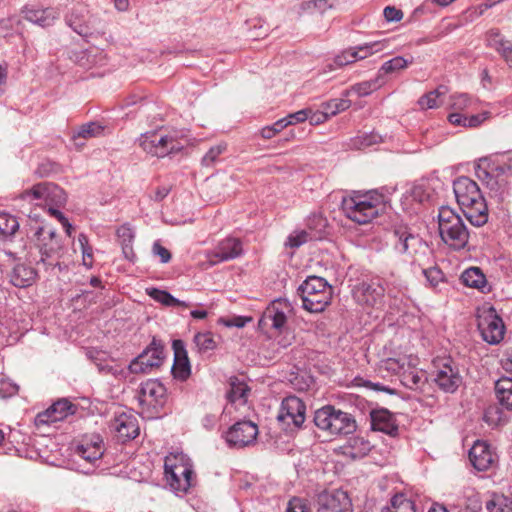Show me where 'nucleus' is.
Instances as JSON below:
<instances>
[{
    "instance_id": "f257e3e1",
    "label": "nucleus",
    "mask_w": 512,
    "mask_h": 512,
    "mask_svg": "<svg viewBox=\"0 0 512 512\" xmlns=\"http://www.w3.org/2000/svg\"><path fill=\"white\" fill-rule=\"evenodd\" d=\"M453 192L457 204L473 226L481 227L488 222V204L477 182L460 176L453 181Z\"/></svg>"
},
{
    "instance_id": "f03ea898",
    "label": "nucleus",
    "mask_w": 512,
    "mask_h": 512,
    "mask_svg": "<svg viewBox=\"0 0 512 512\" xmlns=\"http://www.w3.org/2000/svg\"><path fill=\"white\" fill-rule=\"evenodd\" d=\"M342 211L347 218L358 224L370 223L385 209L384 195L377 191L354 192L342 199Z\"/></svg>"
},
{
    "instance_id": "7ed1b4c3",
    "label": "nucleus",
    "mask_w": 512,
    "mask_h": 512,
    "mask_svg": "<svg viewBox=\"0 0 512 512\" xmlns=\"http://www.w3.org/2000/svg\"><path fill=\"white\" fill-rule=\"evenodd\" d=\"M393 248L411 264L420 267L431 264L432 250L428 244L406 225H398L393 228Z\"/></svg>"
},
{
    "instance_id": "20e7f679",
    "label": "nucleus",
    "mask_w": 512,
    "mask_h": 512,
    "mask_svg": "<svg viewBox=\"0 0 512 512\" xmlns=\"http://www.w3.org/2000/svg\"><path fill=\"white\" fill-rule=\"evenodd\" d=\"M25 229L27 239L41 255V262L54 265L62 250V242L56 230L31 216Z\"/></svg>"
},
{
    "instance_id": "39448f33",
    "label": "nucleus",
    "mask_w": 512,
    "mask_h": 512,
    "mask_svg": "<svg viewBox=\"0 0 512 512\" xmlns=\"http://www.w3.org/2000/svg\"><path fill=\"white\" fill-rule=\"evenodd\" d=\"M439 233L442 241L453 250L466 247L468 229L459 214L450 207H442L438 214Z\"/></svg>"
},
{
    "instance_id": "423d86ee",
    "label": "nucleus",
    "mask_w": 512,
    "mask_h": 512,
    "mask_svg": "<svg viewBox=\"0 0 512 512\" xmlns=\"http://www.w3.org/2000/svg\"><path fill=\"white\" fill-rule=\"evenodd\" d=\"M298 294L305 310L318 313L324 311L330 304L332 287L324 278L310 276L299 286Z\"/></svg>"
},
{
    "instance_id": "0eeeda50",
    "label": "nucleus",
    "mask_w": 512,
    "mask_h": 512,
    "mask_svg": "<svg viewBox=\"0 0 512 512\" xmlns=\"http://www.w3.org/2000/svg\"><path fill=\"white\" fill-rule=\"evenodd\" d=\"M165 479L175 493H186L193 485V469L190 459L183 453L166 456Z\"/></svg>"
},
{
    "instance_id": "6e6552de",
    "label": "nucleus",
    "mask_w": 512,
    "mask_h": 512,
    "mask_svg": "<svg viewBox=\"0 0 512 512\" xmlns=\"http://www.w3.org/2000/svg\"><path fill=\"white\" fill-rule=\"evenodd\" d=\"M315 425L329 435H348L356 430L354 418L346 412L335 409L331 405L315 411Z\"/></svg>"
},
{
    "instance_id": "1a4fd4ad",
    "label": "nucleus",
    "mask_w": 512,
    "mask_h": 512,
    "mask_svg": "<svg viewBox=\"0 0 512 512\" xmlns=\"http://www.w3.org/2000/svg\"><path fill=\"white\" fill-rule=\"evenodd\" d=\"M19 200L35 203L36 205H56L63 206L66 203V193L59 186L43 182L34 185L32 188L23 191L19 196Z\"/></svg>"
},
{
    "instance_id": "9d476101",
    "label": "nucleus",
    "mask_w": 512,
    "mask_h": 512,
    "mask_svg": "<svg viewBox=\"0 0 512 512\" xmlns=\"http://www.w3.org/2000/svg\"><path fill=\"white\" fill-rule=\"evenodd\" d=\"M476 316L482 339L489 344H498L504 338L505 326L496 310L492 306H482Z\"/></svg>"
},
{
    "instance_id": "9b49d317",
    "label": "nucleus",
    "mask_w": 512,
    "mask_h": 512,
    "mask_svg": "<svg viewBox=\"0 0 512 512\" xmlns=\"http://www.w3.org/2000/svg\"><path fill=\"white\" fill-rule=\"evenodd\" d=\"M138 143L146 153L159 158L178 150L176 141L162 131L146 132L138 138Z\"/></svg>"
},
{
    "instance_id": "f8f14e48",
    "label": "nucleus",
    "mask_w": 512,
    "mask_h": 512,
    "mask_svg": "<svg viewBox=\"0 0 512 512\" xmlns=\"http://www.w3.org/2000/svg\"><path fill=\"white\" fill-rule=\"evenodd\" d=\"M388 46L389 40L384 39L381 41L369 42L363 45L352 47L343 51L334 58V66L335 68H339L354 63L358 60H363L368 56L386 50Z\"/></svg>"
},
{
    "instance_id": "ddd939ff",
    "label": "nucleus",
    "mask_w": 512,
    "mask_h": 512,
    "mask_svg": "<svg viewBox=\"0 0 512 512\" xmlns=\"http://www.w3.org/2000/svg\"><path fill=\"white\" fill-rule=\"evenodd\" d=\"M164 360V348L155 339L152 343L128 366L131 373H149L153 368L159 367Z\"/></svg>"
},
{
    "instance_id": "4468645a",
    "label": "nucleus",
    "mask_w": 512,
    "mask_h": 512,
    "mask_svg": "<svg viewBox=\"0 0 512 512\" xmlns=\"http://www.w3.org/2000/svg\"><path fill=\"white\" fill-rule=\"evenodd\" d=\"M258 435V426L252 421H239L225 434V440L231 447L243 448L253 444Z\"/></svg>"
},
{
    "instance_id": "2eb2a0df",
    "label": "nucleus",
    "mask_w": 512,
    "mask_h": 512,
    "mask_svg": "<svg viewBox=\"0 0 512 512\" xmlns=\"http://www.w3.org/2000/svg\"><path fill=\"white\" fill-rule=\"evenodd\" d=\"M385 289L379 281H363L353 289L354 299L361 305L381 307L384 301Z\"/></svg>"
},
{
    "instance_id": "dca6fc26",
    "label": "nucleus",
    "mask_w": 512,
    "mask_h": 512,
    "mask_svg": "<svg viewBox=\"0 0 512 512\" xmlns=\"http://www.w3.org/2000/svg\"><path fill=\"white\" fill-rule=\"evenodd\" d=\"M319 512H352V502L341 489L324 491L318 495Z\"/></svg>"
},
{
    "instance_id": "f3484780",
    "label": "nucleus",
    "mask_w": 512,
    "mask_h": 512,
    "mask_svg": "<svg viewBox=\"0 0 512 512\" xmlns=\"http://www.w3.org/2000/svg\"><path fill=\"white\" fill-rule=\"evenodd\" d=\"M166 398V388L156 380L149 379L141 383L137 393V400L142 407L156 408L162 406Z\"/></svg>"
},
{
    "instance_id": "a211bd4d",
    "label": "nucleus",
    "mask_w": 512,
    "mask_h": 512,
    "mask_svg": "<svg viewBox=\"0 0 512 512\" xmlns=\"http://www.w3.org/2000/svg\"><path fill=\"white\" fill-rule=\"evenodd\" d=\"M305 411V404L300 398L288 396L281 403L277 419L300 427L305 421Z\"/></svg>"
},
{
    "instance_id": "6ab92c4d",
    "label": "nucleus",
    "mask_w": 512,
    "mask_h": 512,
    "mask_svg": "<svg viewBox=\"0 0 512 512\" xmlns=\"http://www.w3.org/2000/svg\"><path fill=\"white\" fill-rule=\"evenodd\" d=\"M243 253L242 243L238 238L228 237L220 241L217 246L207 253L212 265L233 260Z\"/></svg>"
},
{
    "instance_id": "aec40b11",
    "label": "nucleus",
    "mask_w": 512,
    "mask_h": 512,
    "mask_svg": "<svg viewBox=\"0 0 512 512\" xmlns=\"http://www.w3.org/2000/svg\"><path fill=\"white\" fill-rule=\"evenodd\" d=\"M287 310L288 305L286 302L281 300L273 301L263 312L259 320V326L262 329L272 328L281 331L287 322Z\"/></svg>"
},
{
    "instance_id": "412c9836",
    "label": "nucleus",
    "mask_w": 512,
    "mask_h": 512,
    "mask_svg": "<svg viewBox=\"0 0 512 512\" xmlns=\"http://www.w3.org/2000/svg\"><path fill=\"white\" fill-rule=\"evenodd\" d=\"M110 428L122 442L132 440L139 435V423L132 413L122 412L110 423Z\"/></svg>"
},
{
    "instance_id": "4be33fe9",
    "label": "nucleus",
    "mask_w": 512,
    "mask_h": 512,
    "mask_svg": "<svg viewBox=\"0 0 512 512\" xmlns=\"http://www.w3.org/2000/svg\"><path fill=\"white\" fill-rule=\"evenodd\" d=\"M434 381L444 392L453 393L460 386L462 378L448 360H442L437 366Z\"/></svg>"
},
{
    "instance_id": "5701e85b",
    "label": "nucleus",
    "mask_w": 512,
    "mask_h": 512,
    "mask_svg": "<svg viewBox=\"0 0 512 512\" xmlns=\"http://www.w3.org/2000/svg\"><path fill=\"white\" fill-rule=\"evenodd\" d=\"M75 412L74 405L67 399H60L45 411L38 413L35 422L38 426L61 421Z\"/></svg>"
},
{
    "instance_id": "b1692460",
    "label": "nucleus",
    "mask_w": 512,
    "mask_h": 512,
    "mask_svg": "<svg viewBox=\"0 0 512 512\" xmlns=\"http://www.w3.org/2000/svg\"><path fill=\"white\" fill-rule=\"evenodd\" d=\"M469 460L478 471H486L494 463V454L486 442L476 441L469 450Z\"/></svg>"
},
{
    "instance_id": "393cba45",
    "label": "nucleus",
    "mask_w": 512,
    "mask_h": 512,
    "mask_svg": "<svg viewBox=\"0 0 512 512\" xmlns=\"http://www.w3.org/2000/svg\"><path fill=\"white\" fill-rule=\"evenodd\" d=\"M174 351V364L172 373L179 380H186L191 373L190 363L182 340H174L172 343Z\"/></svg>"
},
{
    "instance_id": "a878e982",
    "label": "nucleus",
    "mask_w": 512,
    "mask_h": 512,
    "mask_svg": "<svg viewBox=\"0 0 512 512\" xmlns=\"http://www.w3.org/2000/svg\"><path fill=\"white\" fill-rule=\"evenodd\" d=\"M371 427L375 431L394 436L398 432V425L394 415L387 409H376L370 413Z\"/></svg>"
},
{
    "instance_id": "bb28decb",
    "label": "nucleus",
    "mask_w": 512,
    "mask_h": 512,
    "mask_svg": "<svg viewBox=\"0 0 512 512\" xmlns=\"http://www.w3.org/2000/svg\"><path fill=\"white\" fill-rule=\"evenodd\" d=\"M76 453L89 463L99 460L104 454L103 440L99 435H92L82 441L76 448Z\"/></svg>"
},
{
    "instance_id": "cd10ccee",
    "label": "nucleus",
    "mask_w": 512,
    "mask_h": 512,
    "mask_svg": "<svg viewBox=\"0 0 512 512\" xmlns=\"http://www.w3.org/2000/svg\"><path fill=\"white\" fill-rule=\"evenodd\" d=\"M59 17V12L55 8H44V9H26L24 12V18L34 24L41 27H47L53 24L55 19Z\"/></svg>"
},
{
    "instance_id": "c85d7f7f",
    "label": "nucleus",
    "mask_w": 512,
    "mask_h": 512,
    "mask_svg": "<svg viewBox=\"0 0 512 512\" xmlns=\"http://www.w3.org/2000/svg\"><path fill=\"white\" fill-rule=\"evenodd\" d=\"M490 117V112L484 111L476 115L466 116L459 112H453L448 115V121L454 126L464 128H477Z\"/></svg>"
},
{
    "instance_id": "c756f323",
    "label": "nucleus",
    "mask_w": 512,
    "mask_h": 512,
    "mask_svg": "<svg viewBox=\"0 0 512 512\" xmlns=\"http://www.w3.org/2000/svg\"><path fill=\"white\" fill-rule=\"evenodd\" d=\"M36 275V271L32 267L18 264L10 273V282L16 287H27L34 282Z\"/></svg>"
},
{
    "instance_id": "7c9ffc66",
    "label": "nucleus",
    "mask_w": 512,
    "mask_h": 512,
    "mask_svg": "<svg viewBox=\"0 0 512 512\" xmlns=\"http://www.w3.org/2000/svg\"><path fill=\"white\" fill-rule=\"evenodd\" d=\"M426 380V373L411 367L409 363L401 376L403 385L411 390H422Z\"/></svg>"
},
{
    "instance_id": "2f4dec72",
    "label": "nucleus",
    "mask_w": 512,
    "mask_h": 512,
    "mask_svg": "<svg viewBox=\"0 0 512 512\" xmlns=\"http://www.w3.org/2000/svg\"><path fill=\"white\" fill-rule=\"evenodd\" d=\"M461 280L467 287L476 288L482 292L487 290L486 277L478 267L466 269L461 275Z\"/></svg>"
},
{
    "instance_id": "473e14b6",
    "label": "nucleus",
    "mask_w": 512,
    "mask_h": 512,
    "mask_svg": "<svg viewBox=\"0 0 512 512\" xmlns=\"http://www.w3.org/2000/svg\"><path fill=\"white\" fill-rule=\"evenodd\" d=\"M495 392L500 404L512 411V378L502 377L495 383Z\"/></svg>"
},
{
    "instance_id": "72a5a7b5",
    "label": "nucleus",
    "mask_w": 512,
    "mask_h": 512,
    "mask_svg": "<svg viewBox=\"0 0 512 512\" xmlns=\"http://www.w3.org/2000/svg\"><path fill=\"white\" fill-rule=\"evenodd\" d=\"M383 83L380 75H378L375 79L354 84L350 89L345 90L342 96L348 97L351 93H355L359 97H365L378 90Z\"/></svg>"
},
{
    "instance_id": "f704fd0d",
    "label": "nucleus",
    "mask_w": 512,
    "mask_h": 512,
    "mask_svg": "<svg viewBox=\"0 0 512 512\" xmlns=\"http://www.w3.org/2000/svg\"><path fill=\"white\" fill-rule=\"evenodd\" d=\"M229 390L227 398L232 403L245 404L247 401V394L249 392L248 386L236 377L229 379Z\"/></svg>"
},
{
    "instance_id": "c9c22d12",
    "label": "nucleus",
    "mask_w": 512,
    "mask_h": 512,
    "mask_svg": "<svg viewBox=\"0 0 512 512\" xmlns=\"http://www.w3.org/2000/svg\"><path fill=\"white\" fill-rule=\"evenodd\" d=\"M447 89L444 86H440L435 90H432L418 100V105L421 110L435 109L442 105V97L446 94Z\"/></svg>"
},
{
    "instance_id": "e433bc0d",
    "label": "nucleus",
    "mask_w": 512,
    "mask_h": 512,
    "mask_svg": "<svg viewBox=\"0 0 512 512\" xmlns=\"http://www.w3.org/2000/svg\"><path fill=\"white\" fill-rule=\"evenodd\" d=\"M146 291H147V294L153 300L161 303L162 305H164L166 307L181 306V307L187 308L190 306L189 303L175 298L173 295H171L169 292H167L165 290H160L157 288H150V289H147Z\"/></svg>"
},
{
    "instance_id": "4c0bfd02",
    "label": "nucleus",
    "mask_w": 512,
    "mask_h": 512,
    "mask_svg": "<svg viewBox=\"0 0 512 512\" xmlns=\"http://www.w3.org/2000/svg\"><path fill=\"white\" fill-rule=\"evenodd\" d=\"M84 9H75L66 16V23L79 35L88 36L91 34L90 28L87 23L82 20L84 17Z\"/></svg>"
},
{
    "instance_id": "58836bf2",
    "label": "nucleus",
    "mask_w": 512,
    "mask_h": 512,
    "mask_svg": "<svg viewBox=\"0 0 512 512\" xmlns=\"http://www.w3.org/2000/svg\"><path fill=\"white\" fill-rule=\"evenodd\" d=\"M381 512H416L414 502L403 494H396Z\"/></svg>"
},
{
    "instance_id": "ea45409f",
    "label": "nucleus",
    "mask_w": 512,
    "mask_h": 512,
    "mask_svg": "<svg viewBox=\"0 0 512 512\" xmlns=\"http://www.w3.org/2000/svg\"><path fill=\"white\" fill-rule=\"evenodd\" d=\"M19 230L17 218L7 212H0V235L9 239Z\"/></svg>"
},
{
    "instance_id": "a19ab883",
    "label": "nucleus",
    "mask_w": 512,
    "mask_h": 512,
    "mask_svg": "<svg viewBox=\"0 0 512 512\" xmlns=\"http://www.w3.org/2000/svg\"><path fill=\"white\" fill-rule=\"evenodd\" d=\"M476 103L477 101L466 93H454L449 98V107L457 112L474 107Z\"/></svg>"
},
{
    "instance_id": "79ce46f5",
    "label": "nucleus",
    "mask_w": 512,
    "mask_h": 512,
    "mask_svg": "<svg viewBox=\"0 0 512 512\" xmlns=\"http://www.w3.org/2000/svg\"><path fill=\"white\" fill-rule=\"evenodd\" d=\"M412 63H413L412 57H411V59H405L402 56L394 57L382 64L381 68L379 69L378 75L381 76L382 73L388 74V73H393V72H396L399 70L406 69L408 67V65H410Z\"/></svg>"
},
{
    "instance_id": "37998d69",
    "label": "nucleus",
    "mask_w": 512,
    "mask_h": 512,
    "mask_svg": "<svg viewBox=\"0 0 512 512\" xmlns=\"http://www.w3.org/2000/svg\"><path fill=\"white\" fill-rule=\"evenodd\" d=\"M511 501L503 494H492L486 501L485 507L488 512H505L510 510Z\"/></svg>"
},
{
    "instance_id": "c03bdc74",
    "label": "nucleus",
    "mask_w": 512,
    "mask_h": 512,
    "mask_svg": "<svg viewBox=\"0 0 512 512\" xmlns=\"http://www.w3.org/2000/svg\"><path fill=\"white\" fill-rule=\"evenodd\" d=\"M408 361L405 357L402 358H387L380 364L381 371H387L390 374L402 376V372L406 369Z\"/></svg>"
},
{
    "instance_id": "a18cd8bd",
    "label": "nucleus",
    "mask_w": 512,
    "mask_h": 512,
    "mask_svg": "<svg viewBox=\"0 0 512 512\" xmlns=\"http://www.w3.org/2000/svg\"><path fill=\"white\" fill-rule=\"evenodd\" d=\"M351 106V101L347 97L332 99L322 104V109L326 110L329 117L335 116L338 113L347 110Z\"/></svg>"
},
{
    "instance_id": "49530a36",
    "label": "nucleus",
    "mask_w": 512,
    "mask_h": 512,
    "mask_svg": "<svg viewBox=\"0 0 512 512\" xmlns=\"http://www.w3.org/2000/svg\"><path fill=\"white\" fill-rule=\"evenodd\" d=\"M103 127L95 122H90L82 125L78 131L73 135V139L77 141L80 138L88 139L101 135Z\"/></svg>"
},
{
    "instance_id": "de8ad7c7",
    "label": "nucleus",
    "mask_w": 512,
    "mask_h": 512,
    "mask_svg": "<svg viewBox=\"0 0 512 512\" xmlns=\"http://www.w3.org/2000/svg\"><path fill=\"white\" fill-rule=\"evenodd\" d=\"M194 343L200 352H207L216 348V342L210 332L197 333L194 336Z\"/></svg>"
},
{
    "instance_id": "09e8293b",
    "label": "nucleus",
    "mask_w": 512,
    "mask_h": 512,
    "mask_svg": "<svg viewBox=\"0 0 512 512\" xmlns=\"http://www.w3.org/2000/svg\"><path fill=\"white\" fill-rule=\"evenodd\" d=\"M335 0H308L302 3L301 8L304 11H318L324 13L327 9L334 7Z\"/></svg>"
},
{
    "instance_id": "8fccbe9b",
    "label": "nucleus",
    "mask_w": 512,
    "mask_h": 512,
    "mask_svg": "<svg viewBox=\"0 0 512 512\" xmlns=\"http://www.w3.org/2000/svg\"><path fill=\"white\" fill-rule=\"evenodd\" d=\"M422 272L426 278L427 283L433 288L437 287L441 282L444 281L443 272L436 266L428 268L423 267Z\"/></svg>"
},
{
    "instance_id": "3c124183",
    "label": "nucleus",
    "mask_w": 512,
    "mask_h": 512,
    "mask_svg": "<svg viewBox=\"0 0 512 512\" xmlns=\"http://www.w3.org/2000/svg\"><path fill=\"white\" fill-rule=\"evenodd\" d=\"M78 242H79L81 250H82L83 264L87 268H91L92 265H93V254H92V247L89 246L87 236L85 234H82V233L79 234Z\"/></svg>"
},
{
    "instance_id": "603ef678",
    "label": "nucleus",
    "mask_w": 512,
    "mask_h": 512,
    "mask_svg": "<svg viewBox=\"0 0 512 512\" xmlns=\"http://www.w3.org/2000/svg\"><path fill=\"white\" fill-rule=\"evenodd\" d=\"M310 239H312V237L306 231H304V230L294 231L288 236V238L285 242V245L287 247L295 249V248L300 247L301 245H303Z\"/></svg>"
},
{
    "instance_id": "864d4df0",
    "label": "nucleus",
    "mask_w": 512,
    "mask_h": 512,
    "mask_svg": "<svg viewBox=\"0 0 512 512\" xmlns=\"http://www.w3.org/2000/svg\"><path fill=\"white\" fill-rule=\"evenodd\" d=\"M381 141V136L375 133L364 134L352 140V146L356 149H364Z\"/></svg>"
},
{
    "instance_id": "5fc2aeb1",
    "label": "nucleus",
    "mask_w": 512,
    "mask_h": 512,
    "mask_svg": "<svg viewBox=\"0 0 512 512\" xmlns=\"http://www.w3.org/2000/svg\"><path fill=\"white\" fill-rule=\"evenodd\" d=\"M226 149L225 145H216L211 147L208 152L202 158V164L204 166H212Z\"/></svg>"
},
{
    "instance_id": "6e6d98bb",
    "label": "nucleus",
    "mask_w": 512,
    "mask_h": 512,
    "mask_svg": "<svg viewBox=\"0 0 512 512\" xmlns=\"http://www.w3.org/2000/svg\"><path fill=\"white\" fill-rule=\"evenodd\" d=\"M87 356L95 363L101 372H111L112 368L107 364H102L106 355L103 352L97 350H89Z\"/></svg>"
},
{
    "instance_id": "4d7b16f0",
    "label": "nucleus",
    "mask_w": 512,
    "mask_h": 512,
    "mask_svg": "<svg viewBox=\"0 0 512 512\" xmlns=\"http://www.w3.org/2000/svg\"><path fill=\"white\" fill-rule=\"evenodd\" d=\"M251 319L241 316H234L231 318L221 317L218 322L226 327H237L242 328L249 322Z\"/></svg>"
},
{
    "instance_id": "13d9d810",
    "label": "nucleus",
    "mask_w": 512,
    "mask_h": 512,
    "mask_svg": "<svg viewBox=\"0 0 512 512\" xmlns=\"http://www.w3.org/2000/svg\"><path fill=\"white\" fill-rule=\"evenodd\" d=\"M286 512H309L304 499L294 497L287 505Z\"/></svg>"
},
{
    "instance_id": "bf43d9fd",
    "label": "nucleus",
    "mask_w": 512,
    "mask_h": 512,
    "mask_svg": "<svg viewBox=\"0 0 512 512\" xmlns=\"http://www.w3.org/2000/svg\"><path fill=\"white\" fill-rule=\"evenodd\" d=\"M309 117V109H302L285 117L288 126L306 121Z\"/></svg>"
},
{
    "instance_id": "052dcab7",
    "label": "nucleus",
    "mask_w": 512,
    "mask_h": 512,
    "mask_svg": "<svg viewBox=\"0 0 512 512\" xmlns=\"http://www.w3.org/2000/svg\"><path fill=\"white\" fill-rule=\"evenodd\" d=\"M153 255L158 256L162 263H168L171 260V253L168 249L160 244L159 241H155L152 247Z\"/></svg>"
},
{
    "instance_id": "680f3d73",
    "label": "nucleus",
    "mask_w": 512,
    "mask_h": 512,
    "mask_svg": "<svg viewBox=\"0 0 512 512\" xmlns=\"http://www.w3.org/2000/svg\"><path fill=\"white\" fill-rule=\"evenodd\" d=\"M383 14L388 22H398L403 18V12L393 6H387L384 9Z\"/></svg>"
},
{
    "instance_id": "e2e57ef3",
    "label": "nucleus",
    "mask_w": 512,
    "mask_h": 512,
    "mask_svg": "<svg viewBox=\"0 0 512 512\" xmlns=\"http://www.w3.org/2000/svg\"><path fill=\"white\" fill-rule=\"evenodd\" d=\"M329 115L326 112V110L322 109L321 111L313 112L309 109V117L307 120H309L310 124L312 125H318L321 123H324L329 119Z\"/></svg>"
},
{
    "instance_id": "0e129e2a",
    "label": "nucleus",
    "mask_w": 512,
    "mask_h": 512,
    "mask_svg": "<svg viewBox=\"0 0 512 512\" xmlns=\"http://www.w3.org/2000/svg\"><path fill=\"white\" fill-rule=\"evenodd\" d=\"M488 45L495 50L500 49V46H502L504 43L507 42V40L503 39L502 36L498 31L491 30L488 33Z\"/></svg>"
},
{
    "instance_id": "69168bd1",
    "label": "nucleus",
    "mask_w": 512,
    "mask_h": 512,
    "mask_svg": "<svg viewBox=\"0 0 512 512\" xmlns=\"http://www.w3.org/2000/svg\"><path fill=\"white\" fill-rule=\"evenodd\" d=\"M308 226L320 232L326 226V219L320 214H315L309 219Z\"/></svg>"
},
{
    "instance_id": "338daca9",
    "label": "nucleus",
    "mask_w": 512,
    "mask_h": 512,
    "mask_svg": "<svg viewBox=\"0 0 512 512\" xmlns=\"http://www.w3.org/2000/svg\"><path fill=\"white\" fill-rule=\"evenodd\" d=\"M475 174L479 180L487 184H490V181L493 179L490 172L480 163L475 166Z\"/></svg>"
},
{
    "instance_id": "774afa93",
    "label": "nucleus",
    "mask_w": 512,
    "mask_h": 512,
    "mask_svg": "<svg viewBox=\"0 0 512 512\" xmlns=\"http://www.w3.org/2000/svg\"><path fill=\"white\" fill-rule=\"evenodd\" d=\"M497 51L504 57L506 62L512 67V45L509 41L500 46Z\"/></svg>"
}]
</instances>
